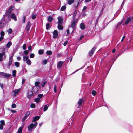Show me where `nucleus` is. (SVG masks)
<instances>
[{
    "label": "nucleus",
    "mask_w": 133,
    "mask_h": 133,
    "mask_svg": "<svg viewBox=\"0 0 133 133\" xmlns=\"http://www.w3.org/2000/svg\"><path fill=\"white\" fill-rule=\"evenodd\" d=\"M37 124V122H36L34 124L31 123L29 125L28 127V131L31 132L32 129L34 127L36 126Z\"/></svg>",
    "instance_id": "nucleus-1"
},
{
    "label": "nucleus",
    "mask_w": 133,
    "mask_h": 133,
    "mask_svg": "<svg viewBox=\"0 0 133 133\" xmlns=\"http://www.w3.org/2000/svg\"><path fill=\"white\" fill-rule=\"evenodd\" d=\"M57 19H58V21L57 22L58 24H62L63 20L62 17L61 16H59L58 17Z\"/></svg>",
    "instance_id": "nucleus-2"
},
{
    "label": "nucleus",
    "mask_w": 133,
    "mask_h": 133,
    "mask_svg": "<svg viewBox=\"0 0 133 133\" xmlns=\"http://www.w3.org/2000/svg\"><path fill=\"white\" fill-rule=\"evenodd\" d=\"M4 56V58H6V56L4 52H3L2 53H0V61H2L3 60V56Z\"/></svg>",
    "instance_id": "nucleus-3"
},
{
    "label": "nucleus",
    "mask_w": 133,
    "mask_h": 133,
    "mask_svg": "<svg viewBox=\"0 0 133 133\" xmlns=\"http://www.w3.org/2000/svg\"><path fill=\"white\" fill-rule=\"evenodd\" d=\"M33 93L31 91H29L27 92V97L28 98H30L33 95Z\"/></svg>",
    "instance_id": "nucleus-4"
},
{
    "label": "nucleus",
    "mask_w": 133,
    "mask_h": 133,
    "mask_svg": "<svg viewBox=\"0 0 133 133\" xmlns=\"http://www.w3.org/2000/svg\"><path fill=\"white\" fill-rule=\"evenodd\" d=\"M6 23L5 21L4 20H1L0 22V27L2 28L6 24Z\"/></svg>",
    "instance_id": "nucleus-5"
},
{
    "label": "nucleus",
    "mask_w": 133,
    "mask_h": 133,
    "mask_svg": "<svg viewBox=\"0 0 133 133\" xmlns=\"http://www.w3.org/2000/svg\"><path fill=\"white\" fill-rule=\"evenodd\" d=\"M20 91V90L19 89H16L13 90V91L14 94L13 96H15Z\"/></svg>",
    "instance_id": "nucleus-6"
},
{
    "label": "nucleus",
    "mask_w": 133,
    "mask_h": 133,
    "mask_svg": "<svg viewBox=\"0 0 133 133\" xmlns=\"http://www.w3.org/2000/svg\"><path fill=\"white\" fill-rule=\"evenodd\" d=\"M53 37L54 38H57L58 36L57 31L56 30H54L53 32Z\"/></svg>",
    "instance_id": "nucleus-7"
},
{
    "label": "nucleus",
    "mask_w": 133,
    "mask_h": 133,
    "mask_svg": "<svg viewBox=\"0 0 133 133\" xmlns=\"http://www.w3.org/2000/svg\"><path fill=\"white\" fill-rule=\"evenodd\" d=\"M96 48L95 47H94L92 50L89 52V55L90 56H91L93 54L94 51L96 49Z\"/></svg>",
    "instance_id": "nucleus-8"
},
{
    "label": "nucleus",
    "mask_w": 133,
    "mask_h": 133,
    "mask_svg": "<svg viewBox=\"0 0 133 133\" xmlns=\"http://www.w3.org/2000/svg\"><path fill=\"white\" fill-rule=\"evenodd\" d=\"M40 118V116H36L33 118V119L32 121V122H34L36 121L39 120Z\"/></svg>",
    "instance_id": "nucleus-9"
},
{
    "label": "nucleus",
    "mask_w": 133,
    "mask_h": 133,
    "mask_svg": "<svg viewBox=\"0 0 133 133\" xmlns=\"http://www.w3.org/2000/svg\"><path fill=\"white\" fill-rule=\"evenodd\" d=\"M31 25V23L30 22H28L26 28V29L28 31L29 30L30 28Z\"/></svg>",
    "instance_id": "nucleus-10"
},
{
    "label": "nucleus",
    "mask_w": 133,
    "mask_h": 133,
    "mask_svg": "<svg viewBox=\"0 0 133 133\" xmlns=\"http://www.w3.org/2000/svg\"><path fill=\"white\" fill-rule=\"evenodd\" d=\"M63 63V62L62 61L59 62L57 65V68H58L59 69L61 68Z\"/></svg>",
    "instance_id": "nucleus-11"
},
{
    "label": "nucleus",
    "mask_w": 133,
    "mask_h": 133,
    "mask_svg": "<svg viewBox=\"0 0 133 133\" xmlns=\"http://www.w3.org/2000/svg\"><path fill=\"white\" fill-rule=\"evenodd\" d=\"M131 18H130V17H128L126 21V22L125 23V25H127L131 21Z\"/></svg>",
    "instance_id": "nucleus-12"
},
{
    "label": "nucleus",
    "mask_w": 133,
    "mask_h": 133,
    "mask_svg": "<svg viewBox=\"0 0 133 133\" xmlns=\"http://www.w3.org/2000/svg\"><path fill=\"white\" fill-rule=\"evenodd\" d=\"M14 6H11V7L7 11V13L9 14H10L14 10Z\"/></svg>",
    "instance_id": "nucleus-13"
},
{
    "label": "nucleus",
    "mask_w": 133,
    "mask_h": 133,
    "mask_svg": "<svg viewBox=\"0 0 133 133\" xmlns=\"http://www.w3.org/2000/svg\"><path fill=\"white\" fill-rule=\"evenodd\" d=\"M11 17L15 21H16L17 19L15 15L14 14H12L11 15Z\"/></svg>",
    "instance_id": "nucleus-14"
},
{
    "label": "nucleus",
    "mask_w": 133,
    "mask_h": 133,
    "mask_svg": "<svg viewBox=\"0 0 133 133\" xmlns=\"http://www.w3.org/2000/svg\"><path fill=\"white\" fill-rule=\"evenodd\" d=\"M23 128V127H21L18 129V131L17 132V133H22V131Z\"/></svg>",
    "instance_id": "nucleus-15"
},
{
    "label": "nucleus",
    "mask_w": 133,
    "mask_h": 133,
    "mask_svg": "<svg viewBox=\"0 0 133 133\" xmlns=\"http://www.w3.org/2000/svg\"><path fill=\"white\" fill-rule=\"evenodd\" d=\"M80 28L82 30L84 29L85 28V25L83 23H82L80 25Z\"/></svg>",
    "instance_id": "nucleus-16"
},
{
    "label": "nucleus",
    "mask_w": 133,
    "mask_h": 133,
    "mask_svg": "<svg viewBox=\"0 0 133 133\" xmlns=\"http://www.w3.org/2000/svg\"><path fill=\"white\" fill-rule=\"evenodd\" d=\"M76 21L74 20L71 23V27L73 28L75 27V26L76 25Z\"/></svg>",
    "instance_id": "nucleus-17"
},
{
    "label": "nucleus",
    "mask_w": 133,
    "mask_h": 133,
    "mask_svg": "<svg viewBox=\"0 0 133 133\" xmlns=\"http://www.w3.org/2000/svg\"><path fill=\"white\" fill-rule=\"evenodd\" d=\"M13 60V59H9V60L7 64L8 66H10Z\"/></svg>",
    "instance_id": "nucleus-18"
},
{
    "label": "nucleus",
    "mask_w": 133,
    "mask_h": 133,
    "mask_svg": "<svg viewBox=\"0 0 133 133\" xmlns=\"http://www.w3.org/2000/svg\"><path fill=\"white\" fill-rule=\"evenodd\" d=\"M53 20L52 17L51 16H49L48 17L47 19V20L48 21V22H51Z\"/></svg>",
    "instance_id": "nucleus-19"
},
{
    "label": "nucleus",
    "mask_w": 133,
    "mask_h": 133,
    "mask_svg": "<svg viewBox=\"0 0 133 133\" xmlns=\"http://www.w3.org/2000/svg\"><path fill=\"white\" fill-rule=\"evenodd\" d=\"M28 59V56H24L23 57V60L24 61H26Z\"/></svg>",
    "instance_id": "nucleus-20"
},
{
    "label": "nucleus",
    "mask_w": 133,
    "mask_h": 133,
    "mask_svg": "<svg viewBox=\"0 0 133 133\" xmlns=\"http://www.w3.org/2000/svg\"><path fill=\"white\" fill-rule=\"evenodd\" d=\"M49 107V105L47 106L46 105H45L44 107L43 110L45 112L48 109V108Z\"/></svg>",
    "instance_id": "nucleus-21"
},
{
    "label": "nucleus",
    "mask_w": 133,
    "mask_h": 133,
    "mask_svg": "<svg viewBox=\"0 0 133 133\" xmlns=\"http://www.w3.org/2000/svg\"><path fill=\"white\" fill-rule=\"evenodd\" d=\"M12 43L11 42H9L7 44L6 46L8 48H9L12 45Z\"/></svg>",
    "instance_id": "nucleus-22"
},
{
    "label": "nucleus",
    "mask_w": 133,
    "mask_h": 133,
    "mask_svg": "<svg viewBox=\"0 0 133 133\" xmlns=\"http://www.w3.org/2000/svg\"><path fill=\"white\" fill-rule=\"evenodd\" d=\"M15 65L17 67H18L20 65V63L17 62H16L15 63Z\"/></svg>",
    "instance_id": "nucleus-23"
},
{
    "label": "nucleus",
    "mask_w": 133,
    "mask_h": 133,
    "mask_svg": "<svg viewBox=\"0 0 133 133\" xmlns=\"http://www.w3.org/2000/svg\"><path fill=\"white\" fill-rule=\"evenodd\" d=\"M26 62L28 65H30L31 63V61L30 59H29L26 61Z\"/></svg>",
    "instance_id": "nucleus-24"
},
{
    "label": "nucleus",
    "mask_w": 133,
    "mask_h": 133,
    "mask_svg": "<svg viewBox=\"0 0 133 133\" xmlns=\"http://www.w3.org/2000/svg\"><path fill=\"white\" fill-rule=\"evenodd\" d=\"M74 2V0H68V3L69 5H71Z\"/></svg>",
    "instance_id": "nucleus-25"
},
{
    "label": "nucleus",
    "mask_w": 133,
    "mask_h": 133,
    "mask_svg": "<svg viewBox=\"0 0 133 133\" xmlns=\"http://www.w3.org/2000/svg\"><path fill=\"white\" fill-rule=\"evenodd\" d=\"M36 16V13H34L32 15V18L34 19H35Z\"/></svg>",
    "instance_id": "nucleus-26"
},
{
    "label": "nucleus",
    "mask_w": 133,
    "mask_h": 133,
    "mask_svg": "<svg viewBox=\"0 0 133 133\" xmlns=\"http://www.w3.org/2000/svg\"><path fill=\"white\" fill-rule=\"evenodd\" d=\"M58 28L59 29L62 30L63 29V27L62 25H61L58 24Z\"/></svg>",
    "instance_id": "nucleus-27"
},
{
    "label": "nucleus",
    "mask_w": 133,
    "mask_h": 133,
    "mask_svg": "<svg viewBox=\"0 0 133 133\" xmlns=\"http://www.w3.org/2000/svg\"><path fill=\"white\" fill-rule=\"evenodd\" d=\"M43 96V94H40L38 95L37 97L40 100V99L42 98Z\"/></svg>",
    "instance_id": "nucleus-28"
},
{
    "label": "nucleus",
    "mask_w": 133,
    "mask_h": 133,
    "mask_svg": "<svg viewBox=\"0 0 133 133\" xmlns=\"http://www.w3.org/2000/svg\"><path fill=\"white\" fill-rule=\"evenodd\" d=\"M46 54L48 55H50L52 54V52L51 51H48L46 52Z\"/></svg>",
    "instance_id": "nucleus-29"
},
{
    "label": "nucleus",
    "mask_w": 133,
    "mask_h": 133,
    "mask_svg": "<svg viewBox=\"0 0 133 133\" xmlns=\"http://www.w3.org/2000/svg\"><path fill=\"white\" fill-rule=\"evenodd\" d=\"M0 122L1 124L0 125H4L5 124V123L4 122V121L3 120H2L0 121Z\"/></svg>",
    "instance_id": "nucleus-30"
},
{
    "label": "nucleus",
    "mask_w": 133,
    "mask_h": 133,
    "mask_svg": "<svg viewBox=\"0 0 133 133\" xmlns=\"http://www.w3.org/2000/svg\"><path fill=\"white\" fill-rule=\"evenodd\" d=\"M16 71L15 70H14L12 71V75L14 77H15L16 76Z\"/></svg>",
    "instance_id": "nucleus-31"
},
{
    "label": "nucleus",
    "mask_w": 133,
    "mask_h": 133,
    "mask_svg": "<svg viewBox=\"0 0 133 133\" xmlns=\"http://www.w3.org/2000/svg\"><path fill=\"white\" fill-rule=\"evenodd\" d=\"M7 31L8 33L11 34L12 32V30L10 28L8 29Z\"/></svg>",
    "instance_id": "nucleus-32"
},
{
    "label": "nucleus",
    "mask_w": 133,
    "mask_h": 133,
    "mask_svg": "<svg viewBox=\"0 0 133 133\" xmlns=\"http://www.w3.org/2000/svg\"><path fill=\"white\" fill-rule=\"evenodd\" d=\"M30 112L29 111H28L26 112L24 116L26 118L30 115Z\"/></svg>",
    "instance_id": "nucleus-33"
},
{
    "label": "nucleus",
    "mask_w": 133,
    "mask_h": 133,
    "mask_svg": "<svg viewBox=\"0 0 133 133\" xmlns=\"http://www.w3.org/2000/svg\"><path fill=\"white\" fill-rule=\"evenodd\" d=\"M35 84L36 87H38L40 84V82H39L37 81L35 83Z\"/></svg>",
    "instance_id": "nucleus-34"
},
{
    "label": "nucleus",
    "mask_w": 133,
    "mask_h": 133,
    "mask_svg": "<svg viewBox=\"0 0 133 133\" xmlns=\"http://www.w3.org/2000/svg\"><path fill=\"white\" fill-rule=\"evenodd\" d=\"M83 100L82 99H80L78 101V104L79 105H81L82 104V102Z\"/></svg>",
    "instance_id": "nucleus-35"
},
{
    "label": "nucleus",
    "mask_w": 133,
    "mask_h": 133,
    "mask_svg": "<svg viewBox=\"0 0 133 133\" xmlns=\"http://www.w3.org/2000/svg\"><path fill=\"white\" fill-rule=\"evenodd\" d=\"M40 101V99H39L38 97L36 98L35 99V101L37 103H38Z\"/></svg>",
    "instance_id": "nucleus-36"
},
{
    "label": "nucleus",
    "mask_w": 133,
    "mask_h": 133,
    "mask_svg": "<svg viewBox=\"0 0 133 133\" xmlns=\"http://www.w3.org/2000/svg\"><path fill=\"white\" fill-rule=\"evenodd\" d=\"M47 63V60L46 59L44 60L42 62V64H46Z\"/></svg>",
    "instance_id": "nucleus-37"
},
{
    "label": "nucleus",
    "mask_w": 133,
    "mask_h": 133,
    "mask_svg": "<svg viewBox=\"0 0 133 133\" xmlns=\"http://www.w3.org/2000/svg\"><path fill=\"white\" fill-rule=\"evenodd\" d=\"M38 52L39 54H42L44 52L43 50H39Z\"/></svg>",
    "instance_id": "nucleus-38"
},
{
    "label": "nucleus",
    "mask_w": 133,
    "mask_h": 133,
    "mask_svg": "<svg viewBox=\"0 0 133 133\" xmlns=\"http://www.w3.org/2000/svg\"><path fill=\"white\" fill-rule=\"evenodd\" d=\"M57 86L56 85L54 86V91L55 93H56L57 92Z\"/></svg>",
    "instance_id": "nucleus-39"
},
{
    "label": "nucleus",
    "mask_w": 133,
    "mask_h": 133,
    "mask_svg": "<svg viewBox=\"0 0 133 133\" xmlns=\"http://www.w3.org/2000/svg\"><path fill=\"white\" fill-rule=\"evenodd\" d=\"M10 76L11 75L10 74L5 73V76L6 77L8 78L10 77Z\"/></svg>",
    "instance_id": "nucleus-40"
},
{
    "label": "nucleus",
    "mask_w": 133,
    "mask_h": 133,
    "mask_svg": "<svg viewBox=\"0 0 133 133\" xmlns=\"http://www.w3.org/2000/svg\"><path fill=\"white\" fill-rule=\"evenodd\" d=\"M66 8V7L65 6H62L61 8V11H63Z\"/></svg>",
    "instance_id": "nucleus-41"
},
{
    "label": "nucleus",
    "mask_w": 133,
    "mask_h": 133,
    "mask_svg": "<svg viewBox=\"0 0 133 133\" xmlns=\"http://www.w3.org/2000/svg\"><path fill=\"white\" fill-rule=\"evenodd\" d=\"M22 48L23 49V50H25L26 49V44H24Z\"/></svg>",
    "instance_id": "nucleus-42"
},
{
    "label": "nucleus",
    "mask_w": 133,
    "mask_h": 133,
    "mask_svg": "<svg viewBox=\"0 0 133 133\" xmlns=\"http://www.w3.org/2000/svg\"><path fill=\"white\" fill-rule=\"evenodd\" d=\"M16 104L15 103L13 104L12 105H11V107L12 108H15L16 107Z\"/></svg>",
    "instance_id": "nucleus-43"
},
{
    "label": "nucleus",
    "mask_w": 133,
    "mask_h": 133,
    "mask_svg": "<svg viewBox=\"0 0 133 133\" xmlns=\"http://www.w3.org/2000/svg\"><path fill=\"white\" fill-rule=\"evenodd\" d=\"M30 106L31 108H34L35 107V104L32 103L31 104Z\"/></svg>",
    "instance_id": "nucleus-44"
},
{
    "label": "nucleus",
    "mask_w": 133,
    "mask_h": 133,
    "mask_svg": "<svg viewBox=\"0 0 133 133\" xmlns=\"http://www.w3.org/2000/svg\"><path fill=\"white\" fill-rule=\"evenodd\" d=\"M76 14H77V11L76 10H75V11L74 12L73 14V16L74 17H75L76 16Z\"/></svg>",
    "instance_id": "nucleus-45"
},
{
    "label": "nucleus",
    "mask_w": 133,
    "mask_h": 133,
    "mask_svg": "<svg viewBox=\"0 0 133 133\" xmlns=\"http://www.w3.org/2000/svg\"><path fill=\"white\" fill-rule=\"evenodd\" d=\"M0 34L1 35V36H3L5 35V33L4 31H2L0 33Z\"/></svg>",
    "instance_id": "nucleus-46"
},
{
    "label": "nucleus",
    "mask_w": 133,
    "mask_h": 133,
    "mask_svg": "<svg viewBox=\"0 0 133 133\" xmlns=\"http://www.w3.org/2000/svg\"><path fill=\"white\" fill-rule=\"evenodd\" d=\"M24 54L26 55H27L29 53V51L28 50H25L24 51Z\"/></svg>",
    "instance_id": "nucleus-47"
},
{
    "label": "nucleus",
    "mask_w": 133,
    "mask_h": 133,
    "mask_svg": "<svg viewBox=\"0 0 133 133\" xmlns=\"http://www.w3.org/2000/svg\"><path fill=\"white\" fill-rule=\"evenodd\" d=\"M96 92L95 90H93L92 92V94L94 96H95L96 94Z\"/></svg>",
    "instance_id": "nucleus-48"
},
{
    "label": "nucleus",
    "mask_w": 133,
    "mask_h": 133,
    "mask_svg": "<svg viewBox=\"0 0 133 133\" xmlns=\"http://www.w3.org/2000/svg\"><path fill=\"white\" fill-rule=\"evenodd\" d=\"M34 56V54L33 53H31L30 54V57L31 58H33Z\"/></svg>",
    "instance_id": "nucleus-49"
},
{
    "label": "nucleus",
    "mask_w": 133,
    "mask_h": 133,
    "mask_svg": "<svg viewBox=\"0 0 133 133\" xmlns=\"http://www.w3.org/2000/svg\"><path fill=\"white\" fill-rule=\"evenodd\" d=\"M50 24L49 23L46 24V28L47 29H48L49 28Z\"/></svg>",
    "instance_id": "nucleus-50"
},
{
    "label": "nucleus",
    "mask_w": 133,
    "mask_h": 133,
    "mask_svg": "<svg viewBox=\"0 0 133 133\" xmlns=\"http://www.w3.org/2000/svg\"><path fill=\"white\" fill-rule=\"evenodd\" d=\"M68 42V41H66L64 43L63 45L64 46H66V45L67 44Z\"/></svg>",
    "instance_id": "nucleus-51"
},
{
    "label": "nucleus",
    "mask_w": 133,
    "mask_h": 133,
    "mask_svg": "<svg viewBox=\"0 0 133 133\" xmlns=\"http://www.w3.org/2000/svg\"><path fill=\"white\" fill-rule=\"evenodd\" d=\"M87 9V7L86 6H84L83 7L82 9V11H84L85 10Z\"/></svg>",
    "instance_id": "nucleus-52"
},
{
    "label": "nucleus",
    "mask_w": 133,
    "mask_h": 133,
    "mask_svg": "<svg viewBox=\"0 0 133 133\" xmlns=\"http://www.w3.org/2000/svg\"><path fill=\"white\" fill-rule=\"evenodd\" d=\"M5 73L4 72H1L0 73V74L2 76H5Z\"/></svg>",
    "instance_id": "nucleus-53"
},
{
    "label": "nucleus",
    "mask_w": 133,
    "mask_h": 133,
    "mask_svg": "<svg viewBox=\"0 0 133 133\" xmlns=\"http://www.w3.org/2000/svg\"><path fill=\"white\" fill-rule=\"evenodd\" d=\"M46 83H47L46 82H44L43 83V84L42 85V87H44L45 86V84H46Z\"/></svg>",
    "instance_id": "nucleus-54"
},
{
    "label": "nucleus",
    "mask_w": 133,
    "mask_h": 133,
    "mask_svg": "<svg viewBox=\"0 0 133 133\" xmlns=\"http://www.w3.org/2000/svg\"><path fill=\"white\" fill-rule=\"evenodd\" d=\"M28 49L29 50L31 51L32 50V47L31 46H29L28 47Z\"/></svg>",
    "instance_id": "nucleus-55"
},
{
    "label": "nucleus",
    "mask_w": 133,
    "mask_h": 133,
    "mask_svg": "<svg viewBox=\"0 0 133 133\" xmlns=\"http://www.w3.org/2000/svg\"><path fill=\"white\" fill-rule=\"evenodd\" d=\"M14 54L13 53L12 54V55H11L10 57L9 58L10 59H13V57L14 55Z\"/></svg>",
    "instance_id": "nucleus-56"
},
{
    "label": "nucleus",
    "mask_w": 133,
    "mask_h": 133,
    "mask_svg": "<svg viewBox=\"0 0 133 133\" xmlns=\"http://www.w3.org/2000/svg\"><path fill=\"white\" fill-rule=\"evenodd\" d=\"M13 113H15L16 112V111L15 110H10Z\"/></svg>",
    "instance_id": "nucleus-57"
},
{
    "label": "nucleus",
    "mask_w": 133,
    "mask_h": 133,
    "mask_svg": "<svg viewBox=\"0 0 133 133\" xmlns=\"http://www.w3.org/2000/svg\"><path fill=\"white\" fill-rule=\"evenodd\" d=\"M3 125H2L0 124V130H2L3 129Z\"/></svg>",
    "instance_id": "nucleus-58"
},
{
    "label": "nucleus",
    "mask_w": 133,
    "mask_h": 133,
    "mask_svg": "<svg viewBox=\"0 0 133 133\" xmlns=\"http://www.w3.org/2000/svg\"><path fill=\"white\" fill-rule=\"evenodd\" d=\"M25 16H24L23 17V23H25Z\"/></svg>",
    "instance_id": "nucleus-59"
},
{
    "label": "nucleus",
    "mask_w": 133,
    "mask_h": 133,
    "mask_svg": "<svg viewBox=\"0 0 133 133\" xmlns=\"http://www.w3.org/2000/svg\"><path fill=\"white\" fill-rule=\"evenodd\" d=\"M125 35L123 36V38H122L121 41V42H123L124 39L125 38Z\"/></svg>",
    "instance_id": "nucleus-60"
},
{
    "label": "nucleus",
    "mask_w": 133,
    "mask_h": 133,
    "mask_svg": "<svg viewBox=\"0 0 133 133\" xmlns=\"http://www.w3.org/2000/svg\"><path fill=\"white\" fill-rule=\"evenodd\" d=\"M3 37L2 36L0 37V41L2 40L3 39Z\"/></svg>",
    "instance_id": "nucleus-61"
},
{
    "label": "nucleus",
    "mask_w": 133,
    "mask_h": 133,
    "mask_svg": "<svg viewBox=\"0 0 133 133\" xmlns=\"http://www.w3.org/2000/svg\"><path fill=\"white\" fill-rule=\"evenodd\" d=\"M25 79H22V84H23L25 82Z\"/></svg>",
    "instance_id": "nucleus-62"
},
{
    "label": "nucleus",
    "mask_w": 133,
    "mask_h": 133,
    "mask_svg": "<svg viewBox=\"0 0 133 133\" xmlns=\"http://www.w3.org/2000/svg\"><path fill=\"white\" fill-rule=\"evenodd\" d=\"M67 35H69V34L70 32H69V29H68L67 30Z\"/></svg>",
    "instance_id": "nucleus-63"
},
{
    "label": "nucleus",
    "mask_w": 133,
    "mask_h": 133,
    "mask_svg": "<svg viewBox=\"0 0 133 133\" xmlns=\"http://www.w3.org/2000/svg\"><path fill=\"white\" fill-rule=\"evenodd\" d=\"M26 117H25V116L22 119V121L23 122H24L25 120V119L26 118Z\"/></svg>",
    "instance_id": "nucleus-64"
}]
</instances>
